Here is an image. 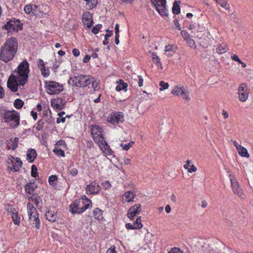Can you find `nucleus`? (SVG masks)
<instances>
[{"instance_id":"nucleus-1","label":"nucleus","mask_w":253,"mask_h":253,"mask_svg":"<svg viewBox=\"0 0 253 253\" xmlns=\"http://www.w3.org/2000/svg\"><path fill=\"white\" fill-rule=\"evenodd\" d=\"M29 72V63L27 60H23L9 77L7 81L8 87L13 92L16 91L18 86H23L26 83Z\"/></svg>"},{"instance_id":"nucleus-2","label":"nucleus","mask_w":253,"mask_h":253,"mask_svg":"<svg viewBox=\"0 0 253 253\" xmlns=\"http://www.w3.org/2000/svg\"><path fill=\"white\" fill-rule=\"evenodd\" d=\"M18 42L15 38L8 39L1 47L0 60L7 63L14 57L17 52Z\"/></svg>"},{"instance_id":"nucleus-3","label":"nucleus","mask_w":253,"mask_h":253,"mask_svg":"<svg viewBox=\"0 0 253 253\" xmlns=\"http://www.w3.org/2000/svg\"><path fill=\"white\" fill-rule=\"evenodd\" d=\"M92 206L91 201L85 196H83L81 201H75L70 206V211L72 213H81Z\"/></svg>"},{"instance_id":"nucleus-4","label":"nucleus","mask_w":253,"mask_h":253,"mask_svg":"<svg viewBox=\"0 0 253 253\" xmlns=\"http://www.w3.org/2000/svg\"><path fill=\"white\" fill-rule=\"evenodd\" d=\"M4 122L11 128H16L20 125V115L15 110L7 111L3 114Z\"/></svg>"},{"instance_id":"nucleus-5","label":"nucleus","mask_w":253,"mask_h":253,"mask_svg":"<svg viewBox=\"0 0 253 253\" xmlns=\"http://www.w3.org/2000/svg\"><path fill=\"white\" fill-rule=\"evenodd\" d=\"M27 210L30 223L32 224L35 225V227L37 229H40V221L39 219V214L36 208L30 202H29L27 205Z\"/></svg>"},{"instance_id":"nucleus-6","label":"nucleus","mask_w":253,"mask_h":253,"mask_svg":"<svg viewBox=\"0 0 253 253\" xmlns=\"http://www.w3.org/2000/svg\"><path fill=\"white\" fill-rule=\"evenodd\" d=\"M88 75H79L76 76L71 77L69 78L68 83L69 84L77 87H85L89 83Z\"/></svg>"},{"instance_id":"nucleus-7","label":"nucleus","mask_w":253,"mask_h":253,"mask_svg":"<svg viewBox=\"0 0 253 253\" xmlns=\"http://www.w3.org/2000/svg\"><path fill=\"white\" fill-rule=\"evenodd\" d=\"M171 93L176 96L181 97L184 100L187 102L191 99L188 88L180 84L175 85L171 89Z\"/></svg>"},{"instance_id":"nucleus-8","label":"nucleus","mask_w":253,"mask_h":253,"mask_svg":"<svg viewBox=\"0 0 253 253\" xmlns=\"http://www.w3.org/2000/svg\"><path fill=\"white\" fill-rule=\"evenodd\" d=\"M44 85L46 92L50 95L58 94L63 90L62 84L54 81H46Z\"/></svg>"},{"instance_id":"nucleus-9","label":"nucleus","mask_w":253,"mask_h":253,"mask_svg":"<svg viewBox=\"0 0 253 253\" xmlns=\"http://www.w3.org/2000/svg\"><path fill=\"white\" fill-rule=\"evenodd\" d=\"M250 89L247 84L245 83H241L238 88V99L242 102H246L249 98Z\"/></svg>"},{"instance_id":"nucleus-10","label":"nucleus","mask_w":253,"mask_h":253,"mask_svg":"<svg viewBox=\"0 0 253 253\" xmlns=\"http://www.w3.org/2000/svg\"><path fill=\"white\" fill-rule=\"evenodd\" d=\"M157 11L162 16H167L168 11L166 7V0H151Z\"/></svg>"},{"instance_id":"nucleus-11","label":"nucleus","mask_w":253,"mask_h":253,"mask_svg":"<svg viewBox=\"0 0 253 253\" xmlns=\"http://www.w3.org/2000/svg\"><path fill=\"white\" fill-rule=\"evenodd\" d=\"M229 177L234 193L240 198H243V193L242 192V190L240 187L239 184L235 175L232 173H230L229 174Z\"/></svg>"},{"instance_id":"nucleus-12","label":"nucleus","mask_w":253,"mask_h":253,"mask_svg":"<svg viewBox=\"0 0 253 253\" xmlns=\"http://www.w3.org/2000/svg\"><path fill=\"white\" fill-rule=\"evenodd\" d=\"M90 130L92 137L97 143L104 139L103 136V130L98 126H92Z\"/></svg>"},{"instance_id":"nucleus-13","label":"nucleus","mask_w":253,"mask_h":253,"mask_svg":"<svg viewBox=\"0 0 253 253\" xmlns=\"http://www.w3.org/2000/svg\"><path fill=\"white\" fill-rule=\"evenodd\" d=\"M107 121L113 125L122 123L124 121V114L122 112L111 114L108 117Z\"/></svg>"},{"instance_id":"nucleus-14","label":"nucleus","mask_w":253,"mask_h":253,"mask_svg":"<svg viewBox=\"0 0 253 253\" xmlns=\"http://www.w3.org/2000/svg\"><path fill=\"white\" fill-rule=\"evenodd\" d=\"M66 148V144L64 140H60L56 143L53 152L58 156L64 157V149Z\"/></svg>"},{"instance_id":"nucleus-15","label":"nucleus","mask_w":253,"mask_h":253,"mask_svg":"<svg viewBox=\"0 0 253 253\" xmlns=\"http://www.w3.org/2000/svg\"><path fill=\"white\" fill-rule=\"evenodd\" d=\"M100 186L95 181H90L86 186V193L87 195L96 194L100 191Z\"/></svg>"},{"instance_id":"nucleus-16","label":"nucleus","mask_w":253,"mask_h":253,"mask_svg":"<svg viewBox=\"0 0 253 253\" xmlns=\"http://www.w3.org/2000/svg\"><path fill=\"white\" fill-rule=\"evenodd\" d=\"M24 11L26 14L40 16L41 12L39 6L34 4H29L25 6Z\"/></svg>"},{"instance_id":"nucleus-17","label":"nucleus","mask_w":253,"mask_h":253,"mask_svg":"<svg viewBox=\"0 0 253 253\" xmlns=\"http://www.w3.org/2000/svg\"><path fill=\"white\" fill-rule=\"evenodd\" d=\"M50 104L52 107L56 110H61L64 108L65 105V101L60 98L51 99Z\"/></svg>"},{"instance_id":"nucleus-18","label":"nucleus","mask_w":253,"mask_h":253,"mask_svg":"<svg viewBox=\"0 0 253 253\" xmlns=\"http://www.w3.org/2000/svg\"><path fill=\"white\" fill-rule=\"evenodd\" d=\"M100 149L101 150L105 156H113L114 152L111 149L109 145L106 142L105 139H103L101 141L97 143Z\"/></svg>"},{"instance_id":"nucleus-19","label":"nucleus","mask_w":253,"mask_h":253,"mask_svg":"<svg viewBox=\"0 0 253 253\" xmlns=\"http://www.w3.org/2000/svg\"><path fill=\"white\" fill-rule=\"evenodd\" d=\"M5 27L7 30H12L16 32H18L22 29L20 22L18 20L9 21L5 25Z\"/></svg>"},{"instance_id":"nucleus-20","label":"nucleus","mask_w":253,"mask_h":253,"mask_svg":"<svg viewBox=\"0 0 253 253\" xmlns=\"http://www.w3.org/2000/svg\"><path fill=\"white\" fill-rule=\"evenodd\" d=\"M141 211V206L139 204H136L131 206L128 210L127 213V217L131 220L137 214L139 213Z\"/></svg>"},{"instance_id":"nucleus-21","label":"nucleus","mask_w":253,"mask_h":253,"mask_svg":"<svg viewBox=\"0 0 253 253\" xmlns=\"http://www.w3.org/2000/svg\"><path fill=\"white\" fill-rule=\"evenodd\" d=\"M180 34L183 39L186 42V43L191 48L194 49L196 48L197 46L195 41L191 38L190 35L187 33V32L182 30Z\"/></svg>"},{"instance_id":"nucleus-22","label":"nucleus","mask_w":253,"mask_h":253,"mask_svg":"<svg viewBox=\"0 0 253 253\" xmlns=\"http://www.w3.org/2000/svg\"><path fill=\"white\" fill-rule=\"evenodd\" d=\"M82 21L84 25L87 28H89L92 25V15L89 12L86 11L83 13Z\"/></svg>"},{"instance_id":"nucleus-23","label":"nucleus","mask_w":253,"mask_h":253,"mask_svg":"<svg viewBox=\"0 0 253 253\" xmlns=\"http://www.w3.org/2000/svg\"><path fill=\"white\" fill-rule=\"evenodd\" d=\"M142 226L143 225L141 223V218L140 216L138 217L132 224L128 223L126 224V227L127 229H140Z\"/></svg>"},{"instance_id":"nucleus-24","label":"nucleus","mask_w":253,"mask_h":253,"mask_svg":"<svg viewBox=\"0 0 253 253\" xmlns=\"http://www.w3.org/2000/svg\"><path fill=\"white\" fill-rule=\"evenodd\" d=\"M8 214L12 218L14 223L15 225H19L20 222V217L17 214L16 210L12 207L7 209Z\"/></svg>"},{"instance_id":"nucleus-25","label":"nucleus","mask_w":253,"mask_h":253,"mask_svg":"<svg viewBox=\"0 0 253 253\" xmlns=\"http://www.w3.org/2000/svg\"><path fill=\"white\" fill-rule=\"evenodd\" d=\"M38 65L40 69L42 75L44 77H47L50 75V71L48 68H46L44 61L40 59L38 61Z\"/></svg>"},{"instance_id":"nucleus-26","label":"nucleus","mask_w":253,"mask_h":253,"mask_svg":"<svg viewBox=\"0 0 253 253\" xmlns=\"http://www.w3.org/2000/svg\"><path fill=\"white\" fill-rule=\"evenodd\" d=\"M9 161H10L13 169L15 171H18L22 166V162L19 158L11 157L9 158Z\"/></svg>"},{"instance_id":"nucleus-27","label":"nucleus","mask_w":253,"mask_h":253,"mask_svg":"<svg viewBox=\"0 0 253 253\" xmlns=\"http://www.w3.org/2000/svg\"><path fill=\"white\" fill-rule=\"evenodd\" d=\"M37 188V184L34 182H30L25 186V190L26 192L27 196H32L35 194L34 192Z\"/></svg>"},{"instance_id":"nucleus-28","label":"nucleus","mask_w":253,"mask_h":253,"mask_svg":"<svg viewBox=\"0 0 253 253\" xmlns=\"http://www.w3.org/2000/svg\"><path fill=\"white\" fill-rule=\"evenodd\" d=\"M117 85L116 87V90L119 92L124 90L126 92L127 90L128 85L126 83H125L123 80L120 79L116 82Z\"/></svg>"},{"instance_id":"nucleus-29","label":"nucleus","mask_w":253,"mask_h":253,"mask_svg":"<svg viewBox=\"0 0 253 253\" xmlns=\"http://www.w3.org/2000/svg\"><path fill=\"white\" fill-rule=\"evenodd\" d=\"M37 155V152L35 149H28L27 151L26 159L29 163H32L35 160Z\"/></svg>"},{"instance_id":"nucleus-30","label":"nucleus","mask_w":253,"mask_h":253,"mask_svg":"<svg viewBox=\"0 0 253 253\" xmlns=\"http://www.w3.org/2000/svg\"><path fill=\"white\" fill-rule=\"evenodd\" d=\"M28 198L29 200L34 202L37 207H41L42 205V198L37 194H35L32 196H28Z\"/></svg>"},{"instance_id":"nucleus-31","label":"nucleus","mask_w":253,"mask_h":253,"mask_svg":"<svg viewBox=\"0 0 253 253\" xmlns=\"http://www.w3.org/2000/svg\"><path fill=\"white\" fill-rule=\"evenodd\" d=\"M177 49V47L174 44L167 45L165 47V52L168 53V56H172Z\"/></svg>"},{"instance_id":"nucleus-32","label":"nucleus","mask_w":253,"mask_h":253,"mask_svg":"<svg viewBox=\"0 0 253 253\" xmlns=\"http://www.w3.org/2000/svg\"><path fill=\"white\" fill-rule=\"evenodd\" d=\"M89 83H87V85L91 84V86L93 88L94 90H97L99 89V87L98 86L99 81V80L96 79L94 77L89 76Z\"/></svg>"},{"instance_id":"nucleus-33","label":"nucleus","mask_w":253,"mask_h":253,"mask_svg":"<svg viewBox=\"0 0 253 253\" xmlns=\"http://www.w3.org/2000/svg\"><path fill=\"white\" fill-rule=\"evenodd\" d=\"M45 216L48 221L52 222H55L57 218L56 213L51 211H46Z\"/></svg>"},{"instance_id":"nucleus-34","label":"nucleus","mask_w":253,"mask_h":253,"mask_svg":"<svg viewBox=\"0 0 253 253\" xmlns=\"http://www.w3.org/2000/svg\"><path fill=\"white\" fill-rule=\"evenodd\" d=\"M152 61L158 69H162L163 66L160 61V58L156 53L151 52Z\"/></svg>"},{"instance_id":"nucleus-35","label":"nucleus","mask_w":253,"mask_h":253,"mask_svg":"<svg viewBox=\"0 0 253 253\" xmlns=\"http://www.w3.org/2000/svg\"><path fill=\"white\" fill-rule=\"evenodd\" d=\"M135 197V194L131 191H127L124 193L123 200L126 202L129 203L132 202Z\"/></svg>"},{"instance_id":"nucleus-36","label":"nucleus","mask_w":253,"mask_h":253,"mask_svg":"<svg viewBox=\"0 0 253 253\" xmlns=\"http://www.w3.org/2000/svg\"><path fill=\"white\" fill-rule=\"evenodd\" d=\"M18 139L16 137L12 138L8 142V147L9 149L14 150L17 147Z\"/></svg>"},{"instance_id":"nucleus-37","label":"nucleus","mask_w":253,"mask_h":253,"mask_svg":"<svg viewBox=\"0 0 253 253\" xmlns=\"http://www.w3.org/2000/svg\"><path fill=\"white\" fill-rule=\"evenodd\" d=\"M237 150L238 151L239 155L241 156L246 158H249L250 157L247 149L243 146L241 145Z\"/></svg>"},{"instance_id":"nucleus-38","label":"nucleus","mask_w":253,"mask_h":253,"mask_svg":"<svg viewBox=\"0 0 253 253\" xmlns=\"http://www.w3.org/2000/svg\"><path fill=\"white\" fill-rule=\"evenodd\" d=\"M86 1L85 5L87 9H91L94 7L98 3V0H84Z\"/></svg>"},{"instance_id":"nucleus-39","label":"nucleus","mask_w":253,"mask_h":253,"mask_svg":"<svg viewBox=\"0 0 253 253\" xmlns=\"http://www.w3.org/2000/svg\"><path fill=\"white\" fill-rule=\"evenodd\" d=\"M95 218L100 220L102 218V211L98 208H96L93 211Z\"/></svg>"},{"instance_id":"nucleus-40","label":"nucleus","mask_w":253,"mask_h":253,"mask_svg":"<svg viewBox=\"0 0 253 253\" xmlns=\"http://www.w3.org/2000/svg\"><path fill=\"white\" fill-rule=\"evenodd\" d=\"M216 2L226 10H229V4H228L226 0H217Z\"/></svg>"},{"instance_id":"nucleus-41","label":"nucleus","mask_w":253,"mask_h":253,"mask_svg":"<svg viewBox=\"0 0 253 253\" xmlns=\"http://www.w3.org/2000/svg\"><path fill=\"white\" fill-rule=\"evenodd\" d=\"M227 50V46L225 44L222 43L220 44L216 48V52L218 54H223Z\"/></svg>"},{"instance_id":"nucleus-42","label":"nucleus","mask_w":253,"mask_h":253,"mask_svg":"<svg viewBox=\"0 0 253 253\" xmlns=\"http://www.w3.org/2000/svg\"><path fill=\"white\" fill-rule=\"evenodd\" d=\"M172 11L173 13L174 14H178L180 12V10L179 5L176 1H175L173 3Z\"/></svg>"},{"instance_id":"nucleus-43","label":"nucleus","mask_w":253,"mask_h":253,"mask_svg":"<svg viewBox=\"0 0 253 253\" xmlns=\"http://www.w3.org/2000/svg\"><path fill=\"white\" fill-rule=\"evenodd\" d=\"M23 105L24 102L20 99H16L14 102V106L18 109H21Z\"/></svg>"},{"instance_id":"nucleus-44","label":"nucleus","mask_w":253,"mask_h":253,"mask_svg":"<svg viewBox=\"0 0 253 253\" xmlns=\"http://www.w3.org/2000/svg\"><path fill=\"white\" fill-rule=\"evenodd\" d=\"M159 85L160 86L159 90L161 91L166 90L169 87V84L162 81L159 82Z\"/></svg>"},{"instance_id":"nucleus-45","label":"nucleus","mask_w":253,"mask_h":253,"mask_svg":"<svg viewBox=\"0 0 253 253\" xmlns=\"http://www.w3.org/2000/svg\"><path fill=\"white\" fill-rule=\"evenodd\" d=\"M57 179L58 178L57 176L52 175L49 177L48 182L51 185L55 186L56 185V183L57 181Z\"/></svg>"},{"instance_id":"nucleus-46","label":"nucleus","mask_w":253,"mask_h":253,"mask_svg":"<svg viewBox=\"0 0 253 253\" xmlns=\"http://www.w3.org/2000/svg\"><path fill=\"white\" fill-rule=\"evenodd\" d=\"M38 175V169L35 165H32L31 167V176L36 177Z\"/></svg>"},{"instance_id":"nucleus-47","label":"nucleus","mask_w":253,"mask_h":253,"mask_svg":"<svg viewBox=\"0 0 253 253\" xmlns=\"http://www.w3.org/2000/svg\"><path fill=\"white\" fill-rule=\"evenodd\" d=\"M102 27V25L98 24L93 27L92 29V32L94 34H97Z\"/></svg>"},{"instance_id":"nucleus-48","label":"nucleus","mask_w":253,"mask_h":253,"mask_svg":"<svg viewBox=\"0 0 253 253\" xmlns=\"http://www.w3.org/2000/svg\"><path fill=\"white\" fill-rule=\"evenodd\" d=\"M69 173L72 176H76L78 173V169L75 168H71L69 170Z\"/></svg>"},{"instance_id":"nucleus-49","label":"nucleus","mask_w":253,"mask_h":253,"mask_svg":"<svg viewBox=\"0 0 253 253\" xmlns=\"http://www.w3.org/2000/svg\"><path fill=\"white\" fill-rule=\"evenodd\" d=\"M102 185L104 189H108L111 187V185L109 181H105L102 182Z\"/></svg>"},{"instance_id":"nucleus-50","label":"nucleus","mask_w":253,"mask_h":253,"mask_svg":"<svg viewBox=\"0 0 253 253\" xmlns=\"http://www.w3.org/2000/svg\"><path fill=\"white\" fill-rule=\"evenodd\" d=\"M168 253H183L179 248L174 247L172 248Z\"/></svg>"},{"instance_id":"nucleus-51","label":"nucleus","mask_w":253,"mask_h":253,"mask_svg":"<svg viewBox=\"0 0 253 253\" xmlns=\"http://www.w3.org/2000/svg\"><path fill=\"white\" fill-rule=\"evenodd\" d=\"M59 117L56 119V122L58 124L60 123H64L65 121V118L61 116H58Z\"/></svg>"},{"instance_id":"nucleus-52","label":"nucleus","mask_w":253,"mask_h":253,"mask_svg":"<svg viewBox=\"0 0 253 253\" xmlns=\"http://www.w3.org/2000/svg\"><path fill=\"white\" fill-rule=\"evenodd\" d=\"M197 170V168L194 165H192L190 166L189 169H188V171L190 173H192L193 172L196 171Z\"/></svg>"},{"instance_id":"nucleus-53","label":"nucleus","mask_w":253,"mask_h":253,"mask_svg":"<svg viewBox=\"0 0 253 253\" xmlns=\"http://www.w3.org/2000/svg\"><path fill=\"white\" fill-rule=\"evenodd\" d=\"M106 253H117L115 250V247L111 246L107 250Z\"/></svg>"},{"instance_id":"nucleus-54","label":"nucleus","mask_w":253,"mask_h":253,"mask_svg":"<svg viewBox=\"0 0 253 253\" xmlns=\"http://www.w3.org/2000/svg\"><path fill=\"white\" fill-rule=\"evenodd\" d=\"M120 146L126 151H127L130 149L128 145V144H124L122 143L120 144Z\"/></svg>"},{"instance_id":"nucleus-55","label":"nucleus","mask_w":253,"mask_h":253,"mask_svg":"<svg viewBox=\"0 0 253 253\" xmlns=\"http://www.w3.org/2000/svg\"><path fill=\"white\" fill-rule=\"evenodd\" d=\"M72 52H73V55L76 57L79 56L80 54V52L79 50L77 48L73 49Z\"/></svg>"},{"instance_id":"nucleus-56","label":"nucleus","mask_w":253,"mask_h":253,"mask_svg":"<svg viewBox=\"0 0 253 253\" xmlns=\"http://www.w3.org/2000/svg\"><path fill=\"white\" fill-rule=\"evenodd\" d=\"M138 85L139 87H141L143 86V79L142 76H138Z\"/></svg>"},{"instance_id":"nucleus-57","label":"nucleus","mask_w":253,"mask_h":253,"mask_svg":"<svg viewBox=\"0 0 253 253\" xmlns=\"http://www.w3.org/2000/svg\"><path fill=\"white\" fill-rule=\"evenodd\" d=\"M231 58L233 60H234V61H235L236 62H238L239 63H240L241 61V60L239 59V58L238 56V55H236V54H234L233 56H231Z\"/></svg>"},{"instance_id":"nucleus-58","label":"nucleus","mask_w":253,"mask_h":253,"mask_svg":"<svg viewBox=\"0 0 253 253\" xmlns=\"http://www.w3.org/2000/svg\"><path fill=\"white\" fill-rule=\"evenodd\" d=\"M190 163H191L190 161L189 160H187L186 161V164L183 166L184 168L185 169H186L188 170L189 169V168L190 167Z\"/></svg>"},{"instance_id":"nucleus-59","label":"nucleus","mask_w":253,"mask_h":253,"mask_svg":"<svg viewBox=\"0 0 253 253\" xmlns=\"http://www.w3.org/2000/svg\"><path fill=\"white\" fill-rule=\"evenodd\" d=\"M90 59V56L89 55H86L83 58V61L84 63H87L89 61Z\"/></svg>"},{"instance_id":"nucleus-60","label":"nucleus","mask_w":253,"mask_h":253,"mask_svg":"<svg viewBox=\"0 0 253 253\" xmlns=\"http://www.w3.org/2000/svg\"><path fill=\"white\" fill-rule=\"evenodd\" d=\"M106 31L108 33L105 35V39H108L111 36L112 32L108 30Z\"/></svg>"},{"instance_id":"nucleus-61","label":"nucleus","mask_w":253,"mask_h":253,"mask_svg":"<svg viewBox=\"0 0 253 253\" xmlns=\"http://www.w3.org/2000/svg\"><path fill=\"white\" fill-rule=\"evenodd\" d=\"M233 144L234 146L236 147L237 150L241 145L238 143V142L236 140H232Z\"/></svg>"},{"instance_id":"nucleus-62","label":"nucleus","mask_w":253,"mask_h":253,"mask_svg":"<svg viewBox=\"0 0 253 253\" xmlns=\"http://www.w3.org/2000/svg\"><path fill=\"white\" fill-rule=\"evenodd\" d=\"M174 26L176 27V29H177L178 30H180V25L177 20H175L174 21Z\"/></svg>"},{"instance_id":"nucleus-63","label":"nucleus","mask_w":253,"mask_h":253,"mask_svg":"<svg viewBox=\"0 0 253 253\" xmlns=\"http://www.w3.org/2000/svg\"><path fill=\"white\" fill-rule=\"evenodd\" d=\"M222 115L224 119H227L229 117L228 113L224 110H222Z\"/></svg>"},{"instance_id":"nucleus-64","label":"nucleus","mask_w":253,"mask_h":253,"mask_svg":"<svg viewBox=\"0 0 253 253\" xmlns=\"http://www.w3.org/2000/svg\"><path fill=\"white\" fill-rule=\"evenodd\" d=\"M124 162L126 165H130L131 164V160L129 158H124Z\"/></svg>"}]
</instances>
